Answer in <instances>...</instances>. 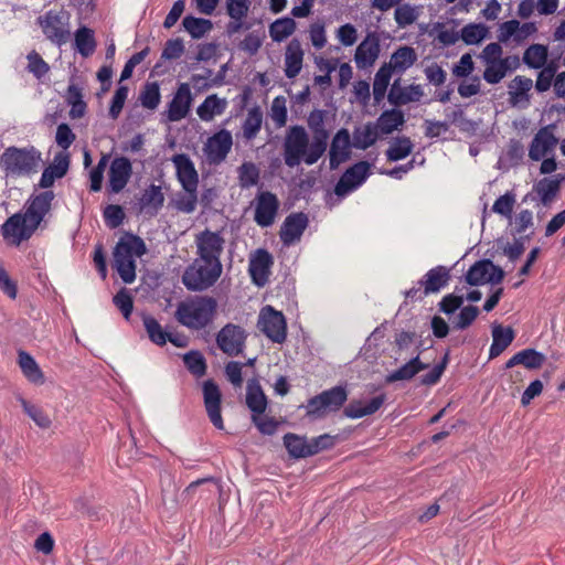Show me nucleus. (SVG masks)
Segmentation results:
<instances>
[{"mask_svg":"<svg viewBox=\"0 0 565 565\" xmlns=\"http://www.w3.org/2000/svg\"><path fill=\"white\" fill-rule=\"evenodd\" d=\"M54 192L49 190L32 195L24 205V211L10 216L1 226L3 238L15 246L28 241L51 211Z\"/></svg>","mask_w":565,"mask_h":565,"instance_id":"1","label":"nucleus"},{"mask_svg":"<svg viewBox=\"0 0 565 565\" xmlns=\"http://www.w3.org/2000/svg\"><path fill=\"white\" fill-rule=\"evenodd\" d=\"M282 150L285 164L295 168L302 162L307 166L317 163L324 154L327 147L315 138L310 141L305 127L295 125L286 131Z\"/></svg>","mask_w":565,"mask_h":565,"instance_id":"2","label":"nucleus"},{"mask_svg":"<svg viewBox=\"0 0 565 565\" xmlns=\"http://www.w3.org/2000/svg\"><path fill=\"white\" fill-rule=\"evenodd\" d=\"M217 311V301L210 296H193L180 301L174 317L190 330H201L213 322Z\"/></svg>","mask_w":565,"mask_h":565,"instance_id":"3","label":"nucleus"},{"mask_svg":"<svg viewBox=\"0 0 565 565\" xmlns=\"http://www.w3.org/2000/svg\"><path fill=\"white\" fill-rule=\"evenodd\" d=\"M147 252L145 242L136 235L126 234L114 249V268L125 284L136 279V262Z\"/></svg>","mask_w":565,"mask_h":565,"instance_id":"4","label":"nucleus"},{"mask_svg":"<svg viewBox=\"0 0 565 565\" xmlns=\"http://www.w3.org/2000/svg\"><path fill=\"white\" fill-rule=\"evenodd\" d=\"M478 57L484 65L482 77L490 85L500 83L509 73L518 70L521 64L518 55L503 57V49L499 41L487 44Z\"/></svg>","mask_w":565,"mask_h":565,"instance_id":"5","label":"nucleus"},{"mask_svg":"<svg viewBox=\"0 0 565 565\" xmlns=\"http://www.w3.org/2000/svg\"><path fill=\"white\" fill-rule=\"evenodd\" d=\"M41 163V153L31 148L9 147L1 156V164L8 174L35 173Z\"/></svg>","mask_w":565,"mask_h":565,"instance_id":"6","label":"nucleus"},{"mask_svg":"<svg viewBox=\"0 0 565 565\" xmlns=\"http://www.w3.org/2000/svg\"><path fill=\"white\" fill-rule=\"evenodd\" d=\"M45 38L61 46L71 38V14L64 9H52L38 19Z\"/></svg>","mask_w":565,"mask_h":565,"instance_id":"7","label":"nucleus"},{"mask_svg":"<svg viewBox=\"0 0 565 565\" xmlns=\"http://www.w3.org/2000/svg\"><path fill=\"white\" fill-rule=\"evenodd\" d=\"M222 274V265L196 259L182 277L184 286L192 291H202L213 286Z\"/></svg>","mask_w":565,"mask_h":565,"instance_id":"8","label":"nucleus"},{"mask_svg":"<svg viewBox=\"0 0 565 565\" xmlns=\"http://www.w3.org/2000/svg\"><path fill=\"white\" fill-rule=\"evenodd\" d=\"M348 399L343 386H334L310 398L306 405L307 415L312 418H323L339 411Z\"/></svg>","mask_w":565,"mask_h":565,"instance_id":"9","label":"nucleus"},{"mask_svg":"<svg viewBox=\"0 0 565 565\" xmlns=\"http://www.w3.org/2000/svg\"><path fill=\"white\" fill-rule=\"evenodd\" d=\"M258 329L273 342L282 343L287 338V322L282 312L265 306L257 321Z\"/></svg>","mask_w":565,"mask_h":565,"instance_id":"10","label":"nucleus"},{"mask_svg":"<svg viewBox=\"0 0 565 565\" xmlns=\"http://www.w3.org/2000/svg\"><path fill=\"white\" fill-rule=\"evenodd\" d=\"M233 147L230 130L221 129L213 134L203 145V153L209 164L218 166L227 158Z\"/></svg>","mask_w":565,"mask_h":565,"instance_id":"11","label":"nucleus"},{"mask_svg":"<svg viewBox=\"0 0 565 565\" xmlns=\"http://www.w3.org/2000/svg\"><path fill=\"white\" fill-rule=\"evenodd\" d=\"M225 239L218 232L205 230L195 236V245L199 258L203 262H212L222 265L221 255L224 249Z\"/></svg>","mask_w":565,"mask_h":565,"instance_id":"12","label":"nucleus"},{"mask_svg":"<svg viewBox=\"0 0 565 565\" xmlns=\"http://www.w3.org/2000/svg\"><path fill=\"white\" fill-rule=\"evenodd\" d=\"M539 31L536 22L529 21L521 23L516 19H512L499 24L498 41L499 43H508L513 40L515 44L524 43L529 38Z\"/></svg>","mask_w":565,"mask_h":565,"instance_id":"13","label":"nucleus"},{"mask_svg":"<svg viewBox=\"0 0 565 565\" xmlns=\"http://www.w3.org/2000/svg\"><path fill=\"white\" fill-rule=\"evenodd\" d=\"M504 277L503 270L488 259L476 262L466 274V281L470 286L499 284Z\"/></svg>","mask_w":565,"mask_h":565,"instance_id":"14","label":"nucleus"},{"mask_svg":"<svg viewBox=\"0 0 565 565\" xmlns=\"http://www.w3.org/2000/svg\"><path fill=\"white\" fill-rule=\"evenodd\" d=\"M254 221L262 227L274 224L279 210V200L276 194L269 191L257 193L254 200Z\"/></svg>","mask_w":565,"mask_h":565,"instance_id":"15","label":"nucleus"},{"mask_svg":"<svg viewBox=\"0 0 565 565\" xmlns=\"http://www.w3.org/2000/svg\"><path fill=\"white\" fill-rule=\"evenodd\" d=\"M246 333L243 328L228 323L216 335L217 347L227 355L236 356L243 352Z\"/></svg>","mask_w":565,"mask_h":565,"instance_id":"16","label":"nucleus"},{"mask_svg":"<svg viewBox=\"0 0 565 565\" xmlns=\"http://www.w3.org/2000/svg\"><path fill=\"white\" fill-rule=\"evenodd\" d=\"M371 164L366 161H360L350 167L340 178L334 188L338 196H345L358 189L369 177Z\"/></svg>","mask_w":565,"mask_h":565,"instance_id":"17","label":"nucleus"},{"mask_svg":"<svg viewBox=\"0 0 565 565\" xmlns=\"http://www.w3.org/2000/svg\"><path fill=\"white\" fill-rule=\"evenodd\" d=\"M557 143L558 139L554 135V126H545L534 135L529 147V158L533 161H541L553 154Z\"/></svg>","mask_w":565,"mask_h":565,"instance_id":"18","label":"nucleus"},{"mask_svg":"<svg viewBox=\"0 0 565 565\" xmlns=\"http://www.w3.org/2000/svg\"><path fill=\"white\" fill-rule=\"evenodd\" d=\"M193 96L188 83H181L174 93L166 110L168 121H180L184 119L191 109Z\"/></svg>","mask_w":565,"mask_h":565,"instance_id":"19","label":"nucleus"},{"mask_svg":"<svg viewBox=\"0 0 565 565\" xmlns=\"http://www.w3.org/2000/svg\"><path fill=\"white\" fill-rule=\"evenodd\" d=\"M381 53L380 36L376 32H369L356 46L354 62L358 68L365 70L374 65Z\"/></svg>","mask_w":565,"mask_h":565,"instance_id":"20","label":"nucleus"},{"mask_svg":"<svg viewBox=\"0 0 565 565\" xmlns=\"http://www.w3.org/2000/svg\"><path fill=\"white\" fill-rule=\"evenodd\" d=\"M352 140L347 128L339 129L332 137L329 148L330 169H337L341 163L348 161L351 157Z\"/></svg>","mask_w":565,"mask_h":565,"instance_id":"21","label":"nucleus"},{"mask_svg":"<svg viewBox=\"0 0 565 565\" xmlns=\"http://www.w3.org/2000/svg\"><path fill=\"white\" fill-rule=\"evenodd\" d=\"M132 175V164L126 157H116L109 166L108 185L113 193L121 192Z\"/></svg>","mask_w":565,"mask_h":565,"instance_id":"22","label":"nucleus"},{"mask_svg":"<svg viewBox=\"0 0 565 565\" xmlns=\"http://www.w3.org/2000/svg\"><path fill=\"white\" fill-rule=\"evenodd\" d=\"M203 397L207 416L211 423L217 429H224V423L221 415V392L213 381H205L203 384Z\"/></svg>","mask_w":565,"mask_h":565,"instance_id":"23","label":"nucleus"},{"mask_svg":"<svg viewBox=\"0 0 565 565\" xmlns=\"http://www.w3.org/2000/svg\"><path fill=\"white\" fill-rule=\"evenodd\" d=\"M177 172V178L181 183L183 190L198 189L199 174L194 167L193 161L188 154L179 153L171 158Z\"/></svg>","mask_w":565,"mask_h":565,"instance_id":"24","label":"nucleus"},{"mask_svg":"<svg viewBox=\"0 0 565 565\" xmlns=\"http://www.w3.org/2000/svg\"><path fill=\"white\" fill-rule=\"evenodd\" d=\"M273 257L266 249H257L249 259L248 271L255 285L263 287L268 281Z\"/></svg>","mask_w":565,"mask_h":565,"instance_id":"25","label":"nucleus"},{"mask_svg":"<svg viewBox=\"0 0 565 565\" xmlns=\"http://www.w3.org/2000/svg\"><path fill=\"white\" fill-rule=\"evenodd\" d=\"M308 225V217L303 213H292L288 215L279 231V236L284 245H292L298 242Z\"/></svg>","mask_w":565,"mask_h":565,"instance_id":"26","label":"nucleus"},{"mask_svg":"<svg viewBox=\"0 0 565 565\" xmlns=\"http://www.w3.org/2000/svg\"><path fill=\"white\" fill-rule=\"evenodd\" d=\"M532 87L533 81L530 77L515 76L508 85L509 103L514 107H527Z\"/></svg>","mask_w":565,"mask_h":565,"instance_id":"27","label":"nucleus"},{"mask_svg":"<svg viewBox=\"0 0 565 565\" xmlns=\"http://www.w3.org/2000/svg\"><path fill=\"white\" fill-rule=\"evenodd\" d=\"M305 52L298 39H292L285 51V75L287 78H295L302 70Z\"/></svg>","mask_w":565,"mask_h":565,"instance_id":"28","label":"nucleus"},{"mask_svg":"<svg viewBox=\"0 0 565 565\" xmlns=\"http://www.w3.org/2000/svg\"><path fill=\"white\" fill-rule=\"evenodd\" d=\"M449 279V269L445 266H436L425 274L418 281V285L424 288L423 295L427 296L440 291L448 284Z\"/></svg>","mask_w":565,"mask_h":565,"instance_id":"29","label":"nucleus"},{"mask_svg":"<svg viewBox=\"0 0 565 565\" xmlns=\"http://www.w3.org/2000/svg\"><path fill=\"white\" fill-rule=\"evenodd\" d=\"M563 181H565V173L552 178H543L533 185V192L536 193L541 203L547 206L557 196Z\"/></svg>","mask_w":565,"mask_h":565,"instance_id":"30","label":"nucleus"},{"mask_svg":"<svg viewBox=\"0 0 565 565\" xmlns=\"http://www.w3.org/2000/svg\"><path fill=\"white\" fill-rule=\"evenodd\" d=\"M228 106L226 98L218 97L216 94L209 95L196 108V115L202 121H212L215 117L225 113Z\"/></svg>","mask_w":565,"mask_h":565,"instance_id":"31","label":"nucleus"},{"mask_svg":"<svg viewBox=\"0 0 565 565\" xmlns=\"http://www.w3.org/2000/svg\"><path fill=\"white\" fill-rule=\"evenodd\" d=\"M429 366L428 363H424L420 361L419 354L412 358L409 361L404 363L398 369L391 372L386 377V383H395L399 381H411L413 380L419 372L426 370Z\"/></svg>","mask_w":565,"mask_h":565,"instance_id":"32","label":"nucleus"},{"mask_svg":"<svg viewBox=\"0 0 565 565\" xmlns=\"http://www.w3.org/2000/svg\"><path fill=\"white\" fill-rule=\"evenodd\" d=\"M386 399L385 394L373 397L369 403L362 401H352L345 408L344 415L349 418H361L376 413Z\"/></svg>","mask_w":565,"mask_h":565,"instance_id":"33","label":"nucleus"},{"mask_svg":"<svg viewBox=\"0 0 565 565\" xmlns=\"http://www.w3.org/2000/svg\"><path fill=\"white\" fill-rule=\"evenodd\" d=\"M163 203L164 194L161 186L154 184L149 185L139 199L140 211L150 216L157 215Z\"/></svg>","mask_w":565,"mask_h":565,"instance_id":"34","label":"nucleus"},{"mask_svg":"<svg viewBox=\"0 0 565 565\" xmlns=\"http://www.w3.org/2000/svg\"><path fill=\"white\" fill-rule=\"evenodd\" d=\"M545 362V355L534 349H524L515 353L507 363L505 369H511L515 365H523L529 370H537Z\"/></svg>","mask_w":565,"mask_h":565,"instance_id":"35","label":"nucleus"},{"mask_svg":"<svg viewBox=\"0 0 565 565\" xmlns=\"http://www.w3.org/2000/svg\"><path fill=\"white\" fill-rule=\"evenodd\" d=\"M380 132L374 122H366L365 125L355 127L352 136L353 148L365 150L377 141Z\"/></svg>","mask_w":565,"mask_h":565,"instance_id":"36","label":"nucleus"},{"mask_svg":"<svg viewBox=\"0 0 565 565\" xmlns=\"http://www.w3.org/2000/svg\"><path fill=\"white\" fill-rule=\"evenodd\" d=\"M423 95L424 92L420 85H409L399 88L396 86V83H394L388 93V102L395 106L405 105L412 102H419Z\"/></svg>","mask_w":565,"mask_h":565,"instance_id":"37","label":"nucleus"},{"mask_svg":"<svg viewBox=\"0 0 565 565\" xmlns=\"http://www.w3.org/2000/svg\"><path fill=\"white\" fill-rule=\"evenodd\" d=\"M417 61V54L411 46L398 47L392 55L388 63H385L393 72H405Z\"/></svg>","mask_w":565,"mask_h":565,"instance_id":"38","label":"nucleus"},{"mask_svg":"<svg viewBox=\"0 0 565 565\" xmlns=\"http://www.w3.org/2000/svg\"><path fill=\"white\" fill-rule=\"evenodd\" d=\"M514 331L510 327L495 326L492 329V344L490 347V359L499 356L513 341Z\"/></svg>","mask_w":565,"mask_h":565,"instance_id":"39","label":"nucleus"},{"mask_svg":"<svg viewBox=\"0 0 565 565\" xmlns=\"http://www.w3.org/2000/svg\"><path fill=\"white\" fill-rule=\"evenodd\" d=\"M246 404L257 415L263 414L266 409L267 399L257 380H249L247 382Z\"/></svg>","mask_w":565,"mask_h":565,"instance_id":"40","label":"nucleus"},{"mask_svg":"<svg viewBox=\"0 0 565 565\" xmlns=\"http://www.w3.org/2000/svg\"><path fill=\"white\" fill-rule=\"evenodd\" d=\"M405 122L404 114L397 109L383 111L374 122L381 135H390Z\"/></svg>","mask_w":565,"mask_h":565,"instance_id":"41","label":"nucleus"},{"mask_svg":"<svg viewBox=\"0 0 565 565\" xmlns=\"http://www.w3.org/2000/svg\"><path fill=\"white\" fill-rule=\"evenodd\" d=\"M548 49L544 44H531L523 52L522 62L530 68L540 70L547 65Z\"/></svg>","mask_w":565,"mask_h":565,"instance_id":"42","label":"nucleus"},{"mask_svg":"<svg viewBox=\"0 0 565 565\" xmlns=\"http://www.w3.org/2000/svg\"><path fill=\"white\" fill-rule=\"evenodd\" d=\"M284 445L288 454L294 458H306L312 456L310 449V440L295 434H286L284 437Z\"/></svg>","mask_w":565,"mask_h":565,"instance_id":"43","label":"nucleus"},{"mask_svg":"<svg viewBox=\"0 0 565 565\" xmlns=\"http://www.w3.org/2000/svg\"><path fill=\"white\" fill-rule=\"evenodd\" d=\"M297 24L294 19L285 17L275 20L268 28L269 36L274 42H282L292 35Z\"/></svg>","mask_w":565,"mask_h":565,"instance_id":"44","label":"nucleus"},{"mask_svg":"<svg viewBox=\"0 0 565 565\" xmlns=\"http://www.w3.org/2000/svg\"><path fill=\"white\" fill-rule=\"evenodd\" d=\"M19 365L23 375L34 384H43L44 375L36 361L26 352L19 353Z\"/></svg>","mask_w":565,"mask_h":565,"instance_id":"45","label":"nucleus"},{"mask_svg":"<svg viewBox=\"0 0 565 565\" xmlns=\"http://www.w3.org/2000/svg\"><path fill=\"white\" fill-rule=\"evenodd\" d=\"M324 119H326V113L320 109L312 110L308 118V127L313 132V138L317 141H320L323 143V146L327 147V141L329 138V132L324 128Z\"/></svg>","mask_w":565,"mask_h":565,"instance_id":"46","label":"nucleus"},{"mask_svg":"<svg viewBox=\"0 0 565 565\" xmlns=\"http://www.w3.org/2000/svg\"><path fill=\"white\" fill-rule=\"evenodd\" d=\"M75 49L78 51V53L84 56L88 57L95 52L96 49V41L94 38L93 30L82 26L75 32Z\"/></svg>","mask_w":565,"mask_h":565,"instance_id":"47","label":"nucleus"},{"mask_svg":"<svg viewBox=\"0 0 565 565\" xmlns=\"http://www.w3.org/2000/svg\"><path fill=\"white\" fill-rule=\"evenodd\" d=\"M459 35L467 45H476L488 38L489 28L483 23H469L461 29Z\"/></svg>","mask_w":565,"mask_h":565,"instance_id":"48","label":"nucleus"},{"mask_svg":"<svg viewBox=\"0 0 565 565\" xmlns=\"http://www.w3.org/2000/svg\"><path fill=\"white\" fill-rule=\"evenodd\" d=\"M263 125V113L259 107H253L248 110L243 122V136L246 140L254 139L260 131Z\"/></svg>","mask_w":565,"mask_h":565,"instance_id":"49","label":"nucleus"},{"mask_svg":"<svg viewBox=\"0 0 565 565\" xmlns=\"http://www.w3.org/2000/svg\"><path fill=\"white\" fill-rule=\"evenodd\" d=\"M183 28L193 39H201L209 33L213 23L211 20L188 15L182 21Z\"/></svg>","mask_w":565,"mask_h":565,"instance_id":"50","label":"nucleus"},{"mask_svg":"<svg viewBox=\"0 0 565 565\" xmlns=\"http://www.w3.org/2000/svg\"><path fill=\"white\" fill-rule=\"evenodd\" d=\"M18 401L20 402L25 414L42 429H47L51 427L52 420L50 416L38 405H34L23 397L19 396Z\"/></svg>","mask_w":565,"mask_h":565,"instance_id":"51","label":"nucleus"},{"mask_svg":"<svg viewBox=\"0 0 565 565\" xmlns=\"http://www.w3.org/2000/svg\"><path fill=\"white\" fill-rule=\"evenodd\" d=\"M413 143L407 137L396 138L393 142H391L388 149L386 150V157L388 161H398L405 159L413 151Z\"/></svg>","mask_w":565,"mask_h":565,"instance_id":"52","label":"nucleus"},{"mask_svg":"<svg viewBox=\"0 0 565 565\" xmlns=\"http://www.w3.org/2000/svg\"><path fill=\"white\" fill-rule=\"evenodd\" d=\"M393 71L386 65H382L375 74L373 82V96L375 102L384 98Z\"/></svg>","mask_w":565,"mask_h":565,"instance_id":"53","label":"nucleus"},{"mask_svg":"<svg viewBox=\"0 0 565 565\" xmlns=\"http://www.w3.org/2000/svg\"><path fill=\"white\" fill-rule=\"evenodd\" d=\"M419 17L418 8L404 3L397 6L394 12V19L398 28H406L413 24Z\"/></svg>","mask_w":565,"mask_h":565,"instance_id":"54","label":"nucleus"},{"mask_svg":"<svg viewBox=\"0 0 565 565\" xmlns=\"http://www.w3.org/2000/svg\"><path fill=\"white\" fill-rule=\"evenodd\" d=\"M143 326L149 339L157 345H164L168 341V333L161 324L151 316L143 317Z\"/></svg>","mask_w":565,"mask_h":565,"instance_id":"55","label":"nucleus"},{"mask_svg":"<svg viewBox=\"0 0 565 565\" xmlns=\"http://www.w3.org/2000/svg\"><path fill=\"white\" fill-rule=\"evenodd\" d=\"M269 116L277 128H281L287 124V99L285 96H277L273 99Z\"/></svg>","mask_w":565,"mask_h":565,"instance_id":"56","label":"nucleus"},{"mask_svg":"<svg viewBox=\"0 0 565 565\" xmlns=\"http://www.w3.org/2000/svg\"><path fill=\"white\" fill-rule=\"evenodd\" d=\"M259 170L253 162H244L238 168V180L242 188H250L258 182Z\"/></svg>","mask_w":565,"mask_h":565,"instance_id":"57","label":"nucleus"},{"mask_svg":"<svg viewBox=\"0 0 565 565\" xmlns=\"http://www.w3.org/2000/svg\"><path fill=\"white\" fill-rule=\"evenodd\" d=\"M110 156L105 153L100 157L96 167H94L89 172V181H90V190L93 192H98L102 190L104 172L109 162Z\"/></svg>","mask_w":565,"mask_h":565,"instance_id":"58","label":"nucleus"},{"mask_svg":"<svg viewBox=\"0 0 565 565\" xmlns=\"http://www.w3.org/2000/svg\"><path fill=\"white\" fill-rule=\"evenodd\" d=\"M28 71L32 73L38 79H41L50 71L49 64L41 57V55L32 51L26 56Z\"/></svg>","mask_w":565,"mask_h":565,"instance_id":"59","label":"nucleus"},{"mask_svg":"<svg viewBox=\"0 0 565 565\" xmlns=\"http://www.w3.org/2000/svg\"><path fill=\"white\" fill-rule=\"evenodd\" d=\"M183 362L192 374L196 376H202L205 373V360L200 352L191 351L184 354Z\"/></svg>","mask_w":565,"mask_h":565,"instance_id":"60","label":"nucleus"},{"mask_svg":"<svg viewBox=\"0 0 565 565\" xmlns=\"http://www.w3.org/2000/svg\"><path fill=\"white\" fill-rule=\"evenodd\" d=\"M515 204V195L511 192L499 196L493 203L492 211L501 216L511 218Z\"/></svg>","mask_w":565,"mask_h":565,"instance_id":"61","label":"nucleus"},{"mask_svg":"<svg viewBox=\"0 0 565 565\" xmlns=\"http://www.w3.org/2000/svg\"><path fill=\"white\" fill-rule=\"evenodd\" d=\"M160 89L158 84H147L140 94V102L145 108L156 109L160 103Z\"/></svg>","mask_w":565,"mask_h":565,"instance_id":"62","label":"nucleus"},{"mask_svg":"<svg viewBox=\"0 0 565 565\" xmlns=\"http://www.w3.org/2000/svg\"><path fill=\"white\" fill-rule=\"evenodd\" d=\"M265 33L263 31H253L239 43V49L249 55H254L263 45Z\"/></svg>","mask_w":565,"mask_h":565,"instance_id":"63","label":"nucleus"},{"mask_svg":"<svg viewBox=\"0 0 565 565\" xmlns=\"http://www.w3.org/2000/svg\"><path fill=\"white\" fill-rule=\"evenodd\" d=\"M249 6V0H226V11L232 20H244Z\"/></svg>","mask_w":565,"mask_h":565,"instance_id":"64","label":"nucleus"}]
</instances>
